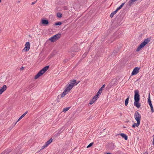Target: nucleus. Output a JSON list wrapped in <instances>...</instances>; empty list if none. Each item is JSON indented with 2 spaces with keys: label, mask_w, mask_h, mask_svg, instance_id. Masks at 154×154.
Wrapping results in <instances>:
<instances>
[{
  "label": "nucleus",
  "mask_w": 154,
  "mask_h": 154,
  "mask_svg": "<svg viewBox=\"0 0 154 154\" xmlns=\"http://www.w3.org/2000/svg\"><path fill=\"white\" fill-rule=\"evenodd\" d=\"M134 105L137 108H139L140 107L141 104L139 103L140 100V95L139 94V92L138 90H135L134 91Z\"/></svg>",
  "instance_id": "1"
},
{
  "label": "nucleus",
  "mask_w": 154,
  "mask_h": 154,
  "mask_svg": "<svg viewBox=\"0 0 154 154\" xmlns=\"http://www.w3.org/2000/svg\"><path fill=\"white\" fill-rule=\"evenodd\" d=\"M49 67V66H45L40 70L38 73L35 75V79H37L39 77L42 75L44 73H45L47 70L48 69Z\"/></svg>",
  "instance_id": "2"
},
{
  "label": "nucleus",
  "mask_w": 154,
  "mask_h": 154,
  "mask_svg": "<svg viewBox=\"0 0 154 154\" xmlns=\"http://www.w3.org/2000/svg\"><path fill=\"white\" fill-rule=\"evenodd\" d=\"M79 82V81L77 82L76 80L75 79L71 80L68 84L66 85L67 87L69 90H71L74 86L77 85Z\"/></svg>",
  "instance_id": "3"
},
{
  "label": "nucleus",
  "mask_w": 154,
  "mask_h": 154,
  "mask_svg": "<svg viewBox=\"0 0 154 154\" xmlns=\"http://www.w3.org/2000/svg\"><path fill=\"white\" fill-rule=\"evenodd\" d=\"M150 41V39L149 38L146 39L138 47L136 50L137 51H139L141 48H143Z\"/></svg>",
  "instance_id": "4"
},
{
  "label": "nucleus",
  "mask_w": 154,
  "mask_h": 154,
  "mask_svg": "<svg viewBox=\"0 0 154 154\" xmlns=\"http://www.w3.org/2000/svg\"><path fill=\"white\" fill-rule=\"evenodd\" d=\"M61 35V33H58L52 36L49 38V40L51 42H54L59 38H60Z\"/></svg>",
  "instance_id": "5"
},
{
  "label": "nucleus",
  "mask_w": 154,
  "mask_h": 154,
  "mask_svg": "<svg viewBox=\"0 0 154 154\" xmlns=\"http://www.w3.org/2000/svg\"><path fill=\"white\" fill-rule=\"evenodd\" d=\"M134 117L136 121L140 122L141 116L140 115L138 112L137 111L135 112L134 115Z\"/></svg>",
  "instance_id": "6"
},
{
  "label": "nucleus",
  "mask_w": 154,
  "mask_h": 154,
  "mask_svg": "<svg viewBox=\"0 0 154 154\" xmlns=\"http://www.w3.org/2000/svg\"><path fill=\"white\" fill-rule=\"evenodd\" d=\"M30 47V43L29 42H27L25 45V47L24 48L23 50V51H28Z\"/></svg>",
  "instance_id": "7"
},
{
  "label": "nucleus",
  "mask_w": 154,
  "mask_h": 154,
  "mask_svg": "<svg viewBox=\"0 0 154 154\" xmlns=\"http://www.w3.org/2000/svg\"><path fill=\"white\" fill-rule=\"evenodd\" d=\"M70 91V90L69 89H69L68 88L66 87L63 93L61 94V98L64 97Z\"/></svg>",
  "instance_id": "8"
},
{
  "label": "nucleus",
  "mask_w": 154,
  "mask_h": 154,
  "mask_svg": "<svg viewBox=\"0 0 154 154\" xmlns=\"http://www.w3.org/2000/svg\"><path fill=\"white\" fill-rule=\"evenodd\" d=\"M140 68L138 67H135L133 69L131 73L132 75H134L137 74L139 72V70Z\"/></svg>",
  "instance_id": "9"
},
{
  "label": "nucleus",
  "mask_w": 154,
  "mask_h": 154,
  "mask_svg": "<svg viewBox=\"0 0 154 154\" xmlns=\"http://www.w3.org/2000/svg\"><path fill=\"white\" fill-rule=\"evenodd\" d=\"M116 79H114L109 83V86L110 88L113 87L115 86Z\"/></svg>",
  "instance_id": "10"
},
{
  "label": "nucleus",
  "mask_w": 154,
  "mask_h": 154,
  "mask_svg": "<svg viewBox=\"0 0 154 154\" xmlns=\"http://www.w3.org/2000/svg\"><path fill=\"white\" fill-rule=\"evenodd\" d=\"M114 148V144L112 143H109L106 146V148L109 150L112 149Z\"/></svg>",
  "instance_id": "11"
},
{
  "label": "nucleus",
  "mask_w": 154,
  "mask_h": 154,
  "mask_svg": "<svg viewBox=\"0 0 154 154\" xmlns=\"http://www.w3.org/2000/svg\"><path fill=\"white\" fill-rule=\"evenodd\" d=\"M41 23L43 25L45 26H47L49 23L48 20L45 19H42Z\"/></svg>",
  "instance_id": "12"
},
{
  "label": "nucleus",
  "mask_w": 154,
  "mask_h": 154,
  "mask_svg": "<svg viewBox=\"0 0 154 154\" xmlns=\"http://www.w3.org/2000/svg\"><path fill=\"white\" fill-rule=\"evenodd\" d=\"M7 88V86L5 85H4L0 89V93L1 94H2L4 91H5L6 90Z\"/></svg>",
  "instance_id": "13"
},
{
  "label": "nucleus",
  "mask_w": 154,
  "mask_h": 154,
  "mask_svg": "<svg viewBox=\"0 0 154 154\" xmlns=\"http://www.w3.org/2000/svg\"><path fill=\"white\" fill-rule=\"evenodd\" d=\"M120 135L122 138H124L125 140H128V136H127L126 134L124 133H121L120 134H116V136H117Z\"/></svg>",
  "instance_id": "14"
},
{
  "label": "nucleus",
  "mask_w": 154,
  "mask_h": 154,
  "mask_svg": "<svg viewBox=\"0 0 154 154\" xmlns=\"http://www.w3.org/2000/svg\"><path fill=\"white\" fill-rule=\"evenodd\" d=\"M80 50V48L79 46H76V45L74 46V50H73V52H77L79 51Z\"/></svg>",
  "instance_id": "15"
},
{
  "label": "nucleus",
  "mask_w": 154,
  "mask_h": 154,
  "mask_svg": "<svg viewBox=\"0 0 154 154\" xmlns=\"http://www.w3.org/2000/svg\"><path fill=\"white\" fill-rule=\"evenodd\" d=\"M137 121V123H134L132 125V127L133 128H134L135 126L138 127L140 124V122Z\"/></svg>",
  "instance_id": "16"
},
{
  "label": "nucleus",
  "mask_w": 154,
  "mask_h": 154,
  "mask_svg": "<svg viewBox=\"0 0 154 154\" xmlns=\"http://www.w3.org/2000/svg\"><path fill=\"white\" fill-rule=\"evenodd\" d=\"M105 87V84L103 85L99 89L98 91V93L101 94V93L102 92V90H103V88H104Z\"/></svg>",
  "instance_id": "17"
},
{
  "label": "nucleus",
  "mask_w": 154,
  "mask_h": 154,
  "mask_svg": "<svg viewBox=\"0 0 154 154\" xmlns=\"http://www.w3.org/2000/svg\"><path fill=\"white\" fill-rule=\"evenodd\" d=\"M148 103L149 104L150 106H152V103H151V101L150 97V95L149 94V95L148 98Z\"/></svg>",
  "instance_id": "18"
},
{
  "label": "nucleus",
  "mask_w": 154,
  "mask_h": 154,
  "mask_svg": "<svg viewBox=\"0 0 154 154\" xmlns=\"http://www.w3.org/2000/svg\"><path fill=\"white\" fill-rule=\"evenodd\" d=\"M125 4V3H122L121 5L120 6H119V7H118V8H117V9H116V13L119 11V10L120 9H121L122 8L123 6V5H124Z\"/></svg>",
  "instance_id": "19"
},
{
  "label": "nucleus",
  "mask_w": 154,
  "mask_h": 154,
  "mask_svg": "<svg viewBox=\"0 0 154 154\" xmlns=\"http://www.w3.org/2000/svg\"><path fill=\"white\" fill-rule=\"evenodd\" d=\"M52 141V139L51 138H50L45 143L46 146L49 145Z\"/></svg>",
  "instance_id": "20"
},
{
  "label": "nucleus",
  "mask_w": 154,
  "mask_h": 154,
  "mask_svg": "<svg viewBox=\"0 0 154 154\" xmlns=\"http://www.w3.org/2000/svg\"><path fill=\"white\" fill-rule=\"evenodd\" d=\"M129 98V96H128V97L126 99L125 101V106H127L128 103V101Z\"/></svg>",
  "instance_id": "21"
},
{
  "label": "nucleus",
  "mask_w": 154,
  "mask_h": 154,
  "mask_svg": "<svg viewBox=\"0 0 154 154\" xmlns=\"http://www.w3.org/2000/svg\"><path fill=\"white\" fill-rule=\"evenodd\" d=\"M134 2L133 0H130L128 3V6H131L132 4Z\"/></svg>",
  "instance_id": "22"
},
{
  "label": "nucleus",
  "mask_w": 154,
  "mask_h": 154,
  "mask_svg": "<svg viewBox=\"0 0 154 154\" xmlns=\"http://www.w3.org/2000/svg\"><path fill=\"white\" fill-rule=\"evenodd\" d=\"M10 152V150H5L4 152H2L1 154H8Z\"/></svg>",
  "instance_id": "23"
},
{
  "label": "nucleus",
  "mask_w": 154,
  "mask_h": 154,
  "mask_svg": "<svg viewBox=\"0 0 154 154\" xmlns=\"http://www.w3.org/2000/svg\"><path fill=\"white\" fill-rule=\"evenodd\" d=\"M62 14L58 12L57 14V16L59 18H61L62 17Z\"/></svg>",
  "instance_id": "24"
},
{
  "label": "nucleus",
  "mask_w": 154,
  "mask_h": 154,
  "mask_svg": "<svg viewBox=\"0 0 154 154\" xmlns=\"http://www.w3.org/2000/svg\"><path fill=\"white\" fill-rule=\"evenodd\" d=\"M116 14V11H114L113 12H112L110 15V17L111 18H112L113 17L114 14Z\"/></svg>",
  "instance_id": "25"
},
{
  "label": "nucleus",
  "mask_w": 154,
  "mask_h": 154,
  "mask_svg": "<svg viewBox=\"0 0 154 154\" xmlns=\"http://www.w3.org/2000/svg\"><path fill=\"white\" fill-rule=\"evenodd\" d=\"M95 101V100L93 99V98L91 100L89 104L91 105L93 104Z\"/></svg>",
  "instance_id": "26"
},
{
  "label": "nucleus",
  "mask_w": 154,
  "mask_h": 154,
  "mask_svg": "<svg viewBox=\"0 0 154 154\" xmlns=\"http://www.w3.org/2000/svg\"><path fill=\"white\" fill-rule=\"evenodd\" d=\"M62 24V23L61 22H59L55 23L54 25L55 26H60Z\"/></svg>",
  "instance_id": "27"
},
{
  "label": "nucleus",
  "mask_w": 154,
  "mask_h": 154,
  "mask_svg": "<svg viewBox=\"0 0 154 154\" xmlns=\"http://www.w3.org/2000/svg\"><path fill=\"white\" fill-rule=\"evenodd\" d=\"M70 108V107H66V108H64L63 109V111L64 112H66L67 111H68L69 109Z\"/></svg>",
  "instance_id": "28"
},
{
  "label": "nucleus",
  "mask_w": 154,
  "mask_h": 154,
  "mask_svg": "<svg viewBox=\"0 0 154 154\" xmlns=\"http://www.w3.org/2000/svg\"><path fill=\"white\" fill-rule=\"evenodd\" d=\"M54 55H55V54L54 53H52L49 55V57L50 58H51L52 57H53L54 56Z\"/></svg>",
  "instance_id": "29"
},
{
  "label": "nucleus",
  "mask_w": 154,
  "mask_h": 154,
  "mask_svg": "<svg viewBox=\"0 0 154 154\" xmlns=\"http://www.w3.org/2000/svg\"><path fill=\"white\" fill-rule=\"evenodd\" d=\"M94 144V143L93 142H92L91 143H90L87 147V148H89L91 147L92 145H93V144Z\"/></svg>",
  "instance_id": "30"
},
{
  "label": "nucleus",
  "mask_w": 154,
  "mask_h": 154,
  "mask_svg": "<svg viewBox=\"0 0 154 154\" xmlns=\"http://www.w3.org/2000/svg\"><path fill=\"white\" fill-rule=\"evenodd\" d=\"M150 109H151V112H154V111L153 108V106H150Z\"/></svg>",
  "instance_id": "31"
},
{
  "label": "nucleus",
  "mask_w": 154,
  "mask_h": 154,
  "mask_svg": "<svg viewBox=\"0 0 154 154\" xmlns=\"http://www.w3.org/2000/svg\"><path fill=\"white\" fill-rule=\"evenodd\" d=\"M116 154H122V152L121 151H118L116 152Z\"/></svg>",
  "instance_id": "32"
},
{
  "label": "nucleus",
  "mask_w": 154,
  "mask_h": 154,
  "mask_svg": "<svg viewBox=\"0 0 154 154\" xmlns=\"http://www.w3.org/2000/svg\"><path fill=\"white\" fill-rule=\"evenodd\" d=\"M59 99H60V96H59V95L57 96V99H56V100H57V102H59L60 101V100H59Z\"/></svg>",
  "instance_id": "33"
},
{
  "label": "nucleus",
  "mask_w": 154,
  "mask_h": 154,
  "mask_svg": "<svg viewBox=\"0 0 154 154\" xmlns=\"http://www.w3.org/2000/svg\"><path fill=\"white\" fill-rule=\"evenodd\" d=\"M28 113V111H26V112L24 114H23L21 116H22V117H23L25 116V115L27 114V113Z\"/></svg>",
  "instance_id": "34"
},
{
  "label": "nucleus",
  "mask_w": 154,
  "mask_h": 154,
  "mask_svg": "<svg viewBox=\"0 0 154 154\" xmlns=\"http://www.w3.org/2000/svg\"><path fill=\"white\" fill-rule=\"evenodd\" d=\"M47 146H48L46 145V144L45 143V144L42 147V149H41V150L44 149L45 147H47Z\"/></svg>",
  "instance_id": "35"
},
{
  "label": "nucleus",
  "mask_w": 154,
  "mask_h": 154,
  "mask_svg": "<svg viewBox=\"0 0 154 154\" xmlns=\"http://www.w3.org/2000/svg\"><path fill=\"white\" fill-rule=\"evenodd\" d=\"M100 94L98 93V92H97V94L95 95L96 97V98H98L99 96V94Z\"/></svg>",
  "instance_id": "36"
},
{
  "label": "nucleus",
  "mask_w": 154,
  "mask_h": 154,
  "mask_svg": "<svg viewBox=\"0 0 154 154\" xmlns=\"http://www.w3.org/2000/svg\"><path fill=\"white\" fill-rule=\"evenodd\" d=\"M88 53H85V54H84L82 56V57H83V58H84L85 57H86V56L87 54Z\"/></svg>",
  "instance_id": "37"
},
{
  "label": "nucleus",
  "mask_w": 154,
  "mask_h": 154,
  "mask_svg": "<svg viewBox=\"0 0 154 154\" xmlns=\"http://www.w3.org/2000/svg\"><path fill=\"white\" fill-rule=\"evenodd\" d=\"M68 61V59H65L64 60H63V62L64 63H66L67 61Z\"/></svg>",
  "instance_id": "38"
},
{
  "label": "nucleus",
  "mask_w": 154,
  "mask_h": 154,
  "mask_svg": "<svg viewBox=\"0 0 154 154\" xmlns=\"http://www.w3.org/2000/svg\"><path fill=\"white\" fill-rule=\"evenodd\" d=\"M122 47V46L121 45L119 46V47H118V51Z\"/></svg>",
  "instance_id": "39"
},
{
  "label": "nucleus",
  "mask_w": 154,
  "mask_h": 154,
  "mask_svg": "<svg viewBox=\"0 0 154 154\" xmlns=\"http://www.w3.org/2000/svg\"><path fill=\"white\" fill-rule=\"evenodd\" d=\"M23 118V117L22 116H21L19 119L17 121L18 122V121H19L21 119Z\"/></svg>",
  "instance_id": "40"
},
{
  "label": "nucleus",
  "mask_w": 154,
  "mask_h": 154,
  "mask_svg": "<svg viewBox=\"0 0 154 154\" xmlns=\"http://www.w3.org/2000/svg\"><path fill=\"white\" fill-rule=\"evenodd\" d=\"M23 118V117L22 116H21L19 119L17 121L18 122V121H19L21 119Z\"/></svg>",
  "instance_id": "41"
},
{
  "label": "nucleus",
  "mask_w": 154,
  "mask_h": 154,
  "mask_svg": "<svg viewBox=\"0 0 154 154\" xmlns=\"http://www.w3.org/2000/svg\"><path fill=\"white\" fill-rule=\"evenodd\" d=\"M23 118V117L22 116H21L19 119L17 121L18 122V121H19L21 119Z\"/></svg>",
  "instance_id": "42"
},
{
  "label": "nucleus",
  "mask_w": 154,
  "mask_h": 154,
  "mask_svg": "<svg viewBox=\"0 0 154 154\" xmlns=\"http://www.w3.org/2000/svg\"><path fill=\"white\" fill-rule=\"evenodd\" d=\"M23 118V117L22 116H21L19 119L17 121L18 122V121H19L21 119Z\"/></svg>",
  "instance_id": "43"
},
{
  "label": "nucleus",
  "mask_w": 154,
  "mask_h": 154,
  "mask_svg": "<svg viewBox=\"0 0 154 154\" xmlns=\"http://www.w3.org/2000/svg\"><path fill=\"white\" fill-rule=\"evenodd\" d=\"M93 99H94V100H97V98H96V95H95L93 98Z\"/></svg>",
  "instance_id": "44"
},
{
  "label": "nucleus",
  "mask_w": 154,
  "mask_h": 154,
  "mask_svg": "<svg viewBox=\"0 0 154 154\" xmlns=\"http://www.w3.org/2000/svg\"><path fill=\"white\" fill-rule=\"evenodd\" d=\"M75 54H76L74 52L73 53H72L71 56L73 57Z\"/></svg>",
  "instance_id": "45"
},
{
  "label": "nucleus",
  "mask_w": 154,
  "mask_h": 154,
  "mask_svg": "<svg viewBox=\"0 0 154 154\" xmlns=\"http://www.w3.org/2000/svg\"><path fill=\"white\" fill-rule=\"evenodd\" d=\"M36 2H37V1H35V2H32V4H31V5H34V4H35L36 3Z\"/></svg>",
  "instance_id": "46"
},
{
  "label": "nucleus",
  "mask_w": 154,
  "mask_h": 154,
  "mask_svg": "<svg viewBox=\"0 0 154 154\" xmlns=\"http://www.w3.org/2000/svg\"><path fill=\"white\" fill-rule=\"evenodd\" d=\"M24 69V67L23 66H22L21 68L20 69V70H23Z\"/></svg>",
  "instance_id": "47"
},
{
  "label": "nucleus",
  "mask_w": 154,
  "mask_h": 154,
  "mask_svg": "<svg viewBox=\"0 0 154 154\" xmlns=\"http://www.w3.org/2000/svg\"><path fill=\"white\" fill-rule=\"evenodd\" d=\"M153 138L152 141V144L154 145V135L153 136Z\"/></svg>",
  "instance_id": "48"
},
{
  "label": "nucleus",
  "mask_w": 154,
  "mask_h": 154,
  "mask_svg": "<svg viewBox=\"0 0 154 154\" xmlns=\"http://www.w3.org/2000/svg\"><path fill=\"white\" fill-rule=\"evenodd\" d=\"M27 87L28 88H27L29 89H31L32 88V87H31L30 86H29Z\"/></svg>",
  "instance_id": "49"
},
{
  "label": "nucleus",
  "mask_w": 154,
  "mask_h": 154,
  "mask_svg": "<svg viewBox=\"0 0 154 154\" xmlns=\"http://www.w3.org/2000/svg\"><path fill=\"white\" fill-rule=\"evenodd\" d=\"M17 122H16L14 124V123L13 124V127H14V126H15V125H16V124H17Z\"/></svg>",
  "instance_id": "50"
},
{
  "label": "nucleus",
  "mask_w": 154,
  "mask_h": 154,
  "mask_svg": "<svg viewBox=\"0 0 154 154\" xmlns=\"http://www.w3.org/2000/svg\"><path fill=\"white\" fill-rule=\"evenodd\" d=\"M59 133H57V134H56L55 135H56V136H57L58 135H59Z\"/></svg>",
  "instance_id": "51"
},
{
  "label": "nucleus",
  "mask_w": 154,
  "mask_h": 154,
  "mask_svg": "<svg viewBox=\"0 0 154 154\" xmlns=\"http://www.w3.org/2000/svg\"><path fill=\"white\" fill-rule=\"evenodd\" d=\"M143 154H148V153L147 152H146Z\"/></svg>",
  "instance_id": "52"
},
{
  "label": "nucleus",
  "mask_w": 154,
  "mask_h": 154,
  "mask_svg": "<svg viewBox=\"0 0 154 154\" xmlns=\"http://www.w3.org/2000/svg\"><path fill=\"white\" fill-rule=\"evenodd\" d=\"M122 23H119V24H118V23H117V24H118L119 25H120L122 24Z\"/></svg>",
  "instance_id": "53"
},
{
  "label": "nucleus",
  "mask_w": 154,
  "mask_h": 154,
  "mask_svg": "<svg viewBox=\"0 0 154 154\" xmlns=\"http://www.w3.org/2000/svg\"><path fill=\"white\" fill-rule=\"evenodd\" d=\"M106 154H112L111 153L108 152L106 153Z\"/></svg>",
  "instance_id": "54"
},
{
  "label": "nucleus",
  "mask_w": 154,
  "mask_h": 154,
  "mask_svg": "<svg viewBox=\"0 0 154 154\" xmlns=\"http://www.w3.org/2000/svg\"><path fill=\"white\" fill-rule=\"evenodd\" d=\"M133 0V1H134V2H135V1H137V0Z\"/></svg>",
  "instance_id": "55"
},
{
  "label": "nucleus",
  "mask_w": 154,
  "mask_h": 154,
  "mask_svg": "<svg viewBox=\"0 0 154 154\" xmlns=\"http://www.w3.org/2000/svg\"><path fill=\"white\" fill-rule=\"evenodd\" d=\"M1 2H2L1 0H0V3Z\"/></svg>",
  "instance_id": "56"
},
{
  "label": "nucleus",
  "mask_w": 154,
  "mask_h": 154,
  "mask_svg": "<svg viewBox=\"0 0 154 154\" xmlns=\"http://www.w3.org/2000/svg\"><path fill=\"white\" fill-rule=\"evenodd\" d=\"M18 2H20V1H18Z\"/></svg>",
  "instance_id": "57"
},
{
  "label": "nucleus",
  "mask_w": 154,
  "mask_h": 154,
  "mask_svg": "<svg viewBox=\"0 0 154 154\" xmlns=\"http://www.w3.org/2000/svg\"><path fill=\"white\" fill-rule=\"evenodd\" d=\"M1 94L0 93V95Z\"/></svg>",
  "instance_id": "58"
}]
</instances>
